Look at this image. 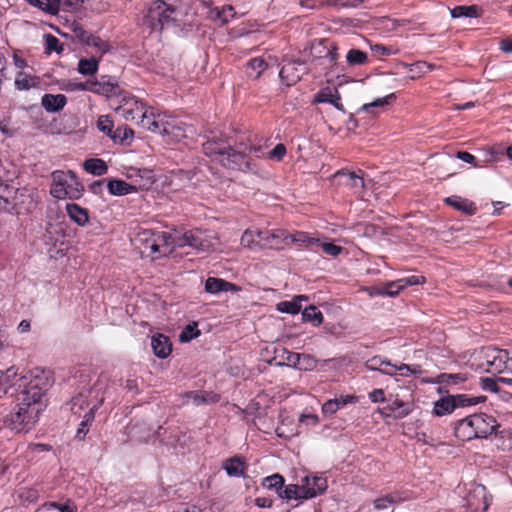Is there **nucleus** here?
I'll list each match as a JSON object with an SVG mask.
<instances>
[{"label":"nucleus","mask_w":512,"mask_h":512,"mask_svg":"<svg viewBox=\"0 0 512 512\" xmlns=\"http://www.w3.org/2000/svg\"><path fill=\"white\" fill-rule=\"evenodd\" d=\"M0 382L18 388L14 405L5 416L9 429L16 433L31 431L47 407L48 376L38 369L18 376L17 369L11 367L1 376Z\"/></svg>","instance_id":"obj_1"},{"label":"nucleus","mask_w":512,"mask_h":512,"mask_svg":"<svg viewBox=\"0 0 512 512\" xmlns=\"http://www.w3.org/2000/svg\"><path fill=\"white\" fill-rule=\"evenodd\" d=\"M497 427L494 417L479 413L467 416L459 420L454 428L455 436L462 441L475 438H485L491 435Z\"/></svg>","instance_id":"obj_2"},{"label":"nucleus","mask_w":512,"mask_h":512,"mask_svg":"<svg viewBox=\"0 0 512 512\" xmlns=\"http://www.w3.org/2000/svg\"><path fill=\"white\" fill-rule=\"evenodd\" d=\"M150 119L146 130L160 134L167 144L177 143L186 136V125L171 115L155 110Z\"/></svg>","instance_id":"obj_3"},{"label":"nucleus","mask_w":512,"mask_h":512,"mask_svg":"<svg viewBox=\"0 0 512 512\" xmlns=\"http://www.w3.org/2000/svg\"><path fill=\"white\" fill-rule=\"evenodd\" d=\"M150 119L146 130L160 134L167 144L177 143L186 136V125L171 115L155 110Z\"/></svg>","instance_id":"obj_4"},{"label":"nucleus","mask_w":512,"mask_h":512,"mask_svg":"<svg viewBox=\"0 0 512 512\" xmlns=\"http://www.w3.org/2000/svg\"><path fill=\"white\" fill-rule=\"evenodd\" d=\"M116 112L127 121H136L138 125L147 129L155 109L146 105L129 93L122 92L117 95Z\"/></svg>","instance_id":"obj_5"},{"label":"nucleus","mask_w":512,"mask_h":512,"mask_svg":"<svg viewBox=\"0 0 512 512\" xmlns=\"http://www.w3.org/2000/svg\"><path fill=\"white\" fill-rule=\"evenodd\" d=\"M50 194L52 197L63 200H76L83 195L84 187L73 171L56 170L52 173Z\"/></svg>","instance_id":"obj_6"},{"label":"nucleus","mask_w":512,"mask_h":512,"mask_svg":"<svg viewBox=\"0 0 512 512\" xmlns=\"http://www.w3.org/2000/svg\"><path fill=\"white\" fill-rule=\"evenodd\" d=\"M170 239L171 236L166 232L145 229L137 234L135 242L142 248V253L160 256L172 251Z\"/></svg>","instance_id":"obj_7"},{"label":"nucleus","mask_w":512,"mask_h":512,"mask_svg":"<svg viewBox=\"0 0 512 512\" xmlns=\"http://www.w3.org/2000/svg\"><path fill=\"white\" fill-rule=\"evenodd\" d=\"M174 9L163 0H155L148 7L143 23L153 31H161L171 20Z\"/></svg>","instance_id":"obj_8"},{"label":"nucleus","mask_w":512,"mask_h":512,"mask_svg":"<svg viewBox=\"0 0 512 512\" xmlns=\"http://www.w3.org/2000/svg\"><path fill=\"white\" fill-rule=\"evenodd\" d=\"M217 243L218 239L211 231L195 229L184 233L179 238L178 246H189L203 252H208L214 250Z\"/></svg>","instance_id":"obj_9"},{"label":"nucleus","mask_w":512,"mask_h":512,"mask_svg":"<svg viewBox=\"0 0 512 512\" xmlns=\"http://www.w3.org/2000/svg\"><path fill=\"white\" fill-rule=\"evenodd\" d=\"M221 164L228 168L241 171L254 170V166L251 164L247 153V145L243 143H240L236 147L230 146Z\"/></svg>","instance_id":"obj_10"},{"label":"nucleus","mask_w":512,"mask_h":512,"mask_svg":"<svg viewBox=\"0 0 512 512\" xmlns=\"http://www.w3.org/2000/svg\"><path fill=\"white\" fill-rule=\"evenodd\" d=\"M333 181L336 185L347 188L354 195H360L365 186L361 170L357 172L339 170L333 175Z\"/></svg>","instance_id":"obj_11"},{"label":"nucleus","mask_w":512,"mask_h":512,"mask_svg":"<svg viewBox=\"0 0 512 512\" xmlns=\"http://www.w3.org/2000/svg\"><path fill=\"white\" fill-rule=\"evenodd\" d=\"M467 506L474 512L487 511L491 497L488 495L486 487L481 484L473 483L465 497Z\"/></svg>","instance_id":"obj_12"},{"label":"nucleus","mask_w":512,"mask_h":512,"mask_svg":"<svg viewBox=\"0 0 512 512\" xmlns=\"http://www.w3.org/2000/svg\"><path fill=\"white\" fill-rule=\"evenodd\" d=\"M261 248L280 250L290 245V234L283 229L262 230L257 234Z\"/></svg>","instance_id":"obj_13"},{"label":"nucleus","mask_w":512,"mask_h":512,"mask_svg":"<svg viewBox=\"0 0 512 512\" xmlns=\"http://www.w3.org/2000/svg\"><path fill=\"white\" fill-rule=\"evenodd\" d=\"M506 354L507 350H502L494 347L486 348L484 350L486 371L492 374L506 372Z\"/></svg>","instance_id":"obj_14"},{"label":"nucleus","mask_w":512,"mask_h":512,"mask_svg":"<svg viewBox=\"0 0 512 512\" xmlns=\"http://www.w3.org/2000/svg\"><path fill=\"white\" fill-rule=\"evenodd\" d=\"M305 499L314 498L327 489V480L322 476H305L301 480Z\"/></svg>","instance_id":"obj_15"},{"label":"nucleus","mask_w":512,"mask_h":512,"mask_svg":"<svg viewBox=\"0 0 512 512\" xmlns=\"http://www.w3.org/2000/svg\"><path fill=\"white\" fill-rule=\"evenodd\" d=\"M118 90L116 80L110 76H102L99 80H90V92L108 97L113 95L117 97Z\"/></svg>","instance_id":"obj_16"},{"label":"nucleus","mask_w":512,"mask_h":512,"mask_svg":"<svg viewBox=\"0 0 512 512\" xmlns=\"http://www.w3.org/2000/svg\"><path fill=\"white\" fill-rule=\"evenodd\" d=\"M319 103L332 104L337 110L345 112L344 105L341 102L340 93L336 88L332 89L330 87H326L318 91L314 96L312 104Z\"/></svg>","instance_id":"obj_17"},{"label":"nucleus","mask_w":512,"mask_h":512,"mask_svg":"<svg viewBox=\"0 0 512 512\" xmlns=\"http://www.w3.org/2000/svg\"><path fill=\"white\" fill-rule=\"evenodd\" d=\"M230 145L226 144L222 139H208L203 143L204 153L213 160L222 163Z\"/></svg>","instance_id":"obj_18"},{"label":"nucleus","mask_w":512,"mask_h":512,"mask_svg":"<svg viewBox=\"0 0 512 512\" xmlns=\"http://www.w3.org/2000/svg\"><path fill=\"white\" fill-rule=\"evenodd\" d=\"M241 288L234 283L217 277H209L205 282V291L210 294L220 292H239Z\"/></svg>","instance_id":"obj_19"},{"label":"nucleus","mask_w":512,"mask_h":512,"mask_svg":"<svg viewBox=\"0 0 512 512\" xmlns=\"http://www.w3.org/2000/svg\"><path fill=\"white\" fill-rule=\"evenodd\" d=\"M92 393L93 392L91 390H89L87 393L81 392L72 398L71 411L73 412V414L82 416V412L85 414V412L88 411V409L91 408V406L94 403L100 402V404H101L103 402L102 398L100 400L91 402L89 400V397L91 396Z\"/></svg>","instance_id":"obj_20"},{"label":"nucleus","mask_w":512,"mask_h":512,"mask_svg":"<svg viewBox=\"0 0 512 512\" xmlns=\"http://www.w3.org/2000/svg\"><path fill=\"white\" fill-rule=\"evenodd\" d=\"M151 347L155 356L161 359L168 357L172 351L169 338L163 334H156L151 338Z\"/></svg>","instance_id":"obj_21"},{"label":"nucleus","mask_w":512,"mask_h":512,"mask_svg":"<svg viewBox=\"0 0 512 512\" xmlns=\"http://www.w3.org/2000/svg\"><path fill=\"white\" fill-rule=\"evenodd\" d=\"M356 401L357 397L353 395H344L339 398L329 399L322 405V412L325 415H333L347 404L355 403Z\"/></svg>","instance_id":"obj_22"},{"label":"nucleus","mask_w":512,"mask_h":512,"mask_svg":"<svg viewBox=\"0 0 512 512\" xmlns=\"http://www.w3.org/2000/svg\"><path fill=\"white\" fill-rule=\"evenodd\" d=\"M66 213L70 220L79 226H85L89 222V211L76 203H68Z\"/></svg>","instance_id":"obj_23"},{"label":"nucleus","mask_w":512,"mask_h":512,"mask_svg":"<svg viewBox=\"0 0 512 512\" xmlns=\"http://www.w3.org/2000/svg\"><path fill=\"white\" fill-rule=\"evenodd\" d=\"M301 75L302 72L298 70L296 62H289L283 65L279 72L281 81L287 86L297 83L301 79Z\"/></svg>","instance_id":"obj_24"},{"label":"nucleus","mask_w":512,"mask_h":512,"mask_svg":"<svg viewBox=\"0 0 512 512\" xmlns=\"http://www.w3.org/2000/svg\"><path fill=\"white\" fill-rule=\"evenodd\" d=\"M67 99L63 94H45L42 97L41 104L47 112H58L64 108Z\"/></svg>","instance_id":"obj_25"},{"label":"nucleus","mask_w":512,"mask_h":512,"mask_svg":"<svg viewBox=\"0 0 512 512\" xmlns=\"http://www.w3.org/2000/svg\"><path fill=\"white\" fill-rule=\"evenodd\" d=\"M445 203L452 206L456 210H459L467 215H473L476 212L475 204L460 196H451L445 199Z\"/></svg>","instance_id":"obj_26"},{"label":"nucleus","mask_w":512,"mask_h":512,"mask_svg":"<svg viewBox=\"0 0 512 512\" xmlns=\"http://www.w3.org/2000/svg\"><path fill=\"white\" fill-rule=\"evenodd\" d=\"M387 408L394 413L395 417L403 418L410 414L413 410V405L410 402H405L397 396L389 399Z\"/></svg>","instance_id":"obj_27"},{"label":"nucleus","mask_w":512,"mask_h":512,"mask_svg":"<svg viewBox=\"0 0 512 512\" xmlns=\"http://www.w3.org/2000/svg\"><path fill=\"white\" fill-rule=\"evenodd\" d=\"M108 191L111 195L123 196L136 191V187L130 185L124 180L110 179L107 183Z\"/></svg>","instance_id":"obj_28"},{"label":"nucleus","mask_w":512,"mask_h":512,"mask_svg":"<svg viewBox=\"0 0 512 512\" xmlns=\"http://www.w3.org/2000/svg\"><path fill=\"white\" fill-rule=\"evenodd\" d=\"M223 468L229 476L240 477L245 473V461L242 457L235 456L224 462Z\"/></svg>","instance_id":"obj_29"},{"label":"nucleus","mask_w":512,"mask_h":512,"mask_svg":"<svg viewBox=\"0 0 512 512\" xmlns=\"http://www.w3.org/2000/svg\"><path fill=\"white\" fill-rule=\"evenodd\" d=\"M235 17L236 12L231 5H225L221 8L215 7L210 11V18L219 20L222 25L229 23Z\"/></svg>","instance_id":"obj_30"},{"label":"nucleus","mask_w":512,"mask_h":512,"mask_svg":"<svg viewBox=\"0 0 512 512\" xmlns=\"http://www.w3.org/2000/svg\"><path fill=\"white\" fill-rule=\"evenodd\" d=\"M14 84L17 90L24 91L37 87L39 85V79L36 76L19 71L15 76Z\"/></svg>","instance_id":"obj_31"},{"label":"nucleus","mask_w":512,"mask_h":512,"mask_svg":"<svg viewBox=\"0 0 512 512\" xmlns=\"http://www.w3.org/2000/svg\"><path fill=\"white\" fill-rule=\"evenodd\" d=\"M100 402L94 403L91 408L88 409V411L83 414V419L79 425V428L77 429L76 437L80 440H82L86 434L89 431V426L94 420L95 417V411L99 407Z\"/></svg>","instance_id":"obj_32"},{"label":"nucleus","mask_w":512,"mask_h":512,"mask_svg":"<svg viewBox=\"0 0 512 512\" xmlns=\"http://www.w3.org/2000/svg\"><path fill=\"white\" fill-rule=\"evenodd\" d=\"M84 169L95 176H102L107 173L108 166L102 159L91 158L84 162Z\"/></svg>","instance_id":"obj_33"},{"label":"nucleus","mask_w":512,"mask_h":512,"mask_svg":"<svg viewBox=\"0 0 512 512\" xmlns=\"http://www.w3.org/2000/svg\"><path fill=\"white\" fill-rule=\"evenodd\" d=\"M453 400L454 409L458 407L474 406L486 400L485 396L471 397L465 394H457L450 396Z\"/></svg>","instance_id":"obj_34"},{"label":"nucleus","mask_w":512,"mask_h":512,"mask_svg":"<svg viewBox=\"0 0 512 512\" xmlns=\"http://www.w3.org/2000/svg\"><path fill=\"white\" fill-rule=\"evenodd\" d=\"M268 64L263 58L256 57L247 63V75L253 79H257L267 69Z\"/></svg>","instance_id":"obj_35"},{"label":"nucleus","mask_w":512,"mask_h":512,"mask_svg":"<svg viewBox=\"0 0 512 512\" xmlns=\"http://www.w3.org/2000/svg\"><path fill=\"white\" fill-rule=\"evenodd\" d=\"M453 400L450 396L443 397L436 402H434L433 407V415L435 416H444L451 414L454 411Z\"/></svg>","instance_id":"obj_36"},{"label":"nucleus","mask_w":512,"mask_h":512,"mask_svg":"<svg viewBox=\"0 0 512 512\" xmlns=\"http://www.w3.org/2000/svg\"><path fill=\"white\" fill-rule=\"evenodd\" d=\"M261 230H246L241 237V245L245 248L256 250L261 248V239L258 238L257 234Z\"/></svg>","instance_id":"obj_37"},{"label":"nucleus","mask_w":512,"mask_h":512,"mask_svg":"<svg viewBox=\"0 0 512 512\" xmlns=\"http://www.w3.org/2000/svg\"><path fill=\"white\" fill-rule=\"evenodd\" d=\"M302 484H289L284 489L279 491V496L287 500H302L305 499L303 496Z\"/></svg>","instance_id":"obj_38"},{"label":"nucleus","mask_w":512,"mask_h":512,"mask_svg":"<svg viewBox=\"0 0 512 512\" xmlns=\"http://www.w3.org/2000/svg\"><path fill=\"white\" fill-rule=\"evenodd\" d=\"M305 296L295 297L291 301H282L277 304V310L283 313L297 314L301 310V300H306Z\"/></svg>","instance_id":"obj_39"},{"label":"nucleus","mask_w":512,"mask_h":512,"mask_svg":"<svg viewBox=\"0 0 512 512\" xmlns=\"http://www.w3.org/2000/svg\"><path fill=\"white\" fill-rule=\"evenodd\" d=\"M452 18L469 17L475 18L479 16V8L476 5L456 6L450 10Z\"/></svg>","instance_id":"obj_40"},{"label":"nucleus","mask_w":512,"mask_h":512,"mask_svg":"<svg viewBox=\"0 0 512 512\" xmlns=\"http://www.w3.org/2000/svg\"><path fill=\"white\" fill-rule=\"evenodd\" d=\"M466 380V377L464 374L457 373V374H448V373H442L438 375L435 379L430 380V383L434 384H446V385H455L461 382H464Z\"/></svg>","instance_id":"obj_41"},{"label":"nucleus","mask_w":512,"mask_h":512,"mask_svg":"<svg viewBox=\"0 0 512 512\" xmlns=\"http://www.w3.org/2000/svg\"><path fill=\"white\" fill-rule=\"evenodd\" d=\"M291 242L308 247L319 244V239L311 236L307 232L297 231L290 234V243Z\"/></svg>","instance_id":"obj_42"},{"label":"nucleus","mask_w":512,"mask_h":512,"mask_svg":"<svg viewBox=\"0 0 512 512\" xmlns=\"http://www.w3.org/2000/svg\"><path fill=\"white\" fill-rule=\"evenodd\" d=\"M435 68V65L425 62L418 61L409 66V71L411 72V79L419 78L422 75L426 74L429 71H432Z\"/></svg>","instance_id":"obj_43"},{"label":"nucleus","mask_w":512,"mask_h":512,"mask_svg":"<svg viewBox=\"0 0 512 512\" xmlns=\"http://www.w3.org/2000/svg\"><path fill=\"white\" fill-rule=\"evenodd\" d=\"M397 283L398 280L387 282L381 288L375 289L371 295L395 297L402 291V288L399 287V285H396Z\"/></svg>","instance_id":"obj_44"},{"label":"nucleus","mask_w":512,"mask_h":512,"mask_svg":"<svg viewBox=\"0 0 512 512\" xmlns=\"http://www.w3.org/2000/svg\"><path fill=\"white\" fill-rule=\"evenodd\" d=\"M346 60L350 66L364 65L368 60V55L362 50L350 49L347 52Z\"/></svg>","instance_id":"obj_45"},{"label":"nucleus","mask_w":512,"mask_h":512,"mask_svg":"<svg viewBox=\"0 0 512 512\" xmlns=\"http://www.w3.org/2000/svg\"><path fill=\"white\" fill-rule=\"evenodd\" d=\"M98 70V60L94 57L88 59H80L78 63V71L83 75H93Z\"/></svg>","instance_id":"obj_46"},{"label":"nucleus","mask_w":512,"mask_h":512,"mask_svg":"<svg viewBox=\"0 0 512 512\" xmlns=\"http://www.w3.org/2000/svg\"><path fill=\"white\" fill-rule=\"evenodd\" d=\"M188 397L193 400V402L197 405L202 403H216L219 401L220 396L215 393H199V392H190Z\"/></svg>","instance_id":"obj_47"},{"label":"nucleus","mask_w":512,"mask_h":512,"mask_svg":"<svg viewBox=\"0 0 512 512\" xmlns=\"http://www.w3.org/2000/svg\"><path fill=\"white\" fill-rule=\"evenodd\" d=\"M302 319L305 322H313L314 325L318 326L323 321V315L315 306H309L302 312Z\"/></svg>","instance_id":"obj_48"},{"label":"nucleus","mask_w":512,"mask_h":512,"mask_svg":"<svg viewBox=\"0 0 512 512\" xmlns=\"http://www.w3.org/2000/svg\"><path fill=\"white\" fill-rule=\"evenodd\" d=\"M284 484V478L280 474H273L271 476H267L262 481V486L269 490H276L279 494V491L282 490Z\"/></svg>","instance_id":"obj_49"},{"label":"nucleus","mask_w":512,"mask_h":512,"mask_svg":"<svg viewBox=\"0 0 512 512\" xmlns=\"http://www.w3.org/2000/svg\"><path fill=\"white\" fill-rule=\"evenodd\" d=\"M400 498L397 494H388L374 500L373 506L376 510H384L394 505Z\"/></svg>","instance_id":"obj_50"},{"label":"nucleus","mask_w":512,"mask_h":512,"mask_svg":"<svg viewBox=\"0 0 512 512\" xmlns=\"http://www.w3.org/2000/svg\"><path fill=\"white\" fill-rule=\"evenodd\" d=\"M317 363L318 361L314 356L300 353L297 369L301 371H312L317 367Z\"/></svg>","instance_id":"obj_51"},{"label":"nucleus","mask_w":512,"mask_h":512,"mask_svg":"<svg viewBox=\"0 0 512 512\" xmlns=\"http://www.w3.org/2000/svg\"><path fill=\"white\" fill-rule=\"evenodd\" d=\"M97 128L101 132H103L104 134L108 135L111 138L115 132V131H113L114 123H113L112 119L110 118V116H108V115H102L98 118Z\"/></svg>","instance_id":"obj_52"},{"label":"nucleus","mask_w":512,"mask_h":512,"mask_svg":"<svg viewBox=\"0 0 512 512\" xmlns=\"http://www.w3.org/2000/svg\"><path fill=\"white\" fill-rule=\"evenodd\" d=\"M365 0H325V5L336 8H356Z\"/></svg>","instance_id":"obj_53"},{"label":"nucleus","mask_w":512,"mask_h":512,"mask_svg":"<svg viewBox=\"0 0 512 512\" xmlns=\"http://www.w3.org/2000/svg\"><path fill=\"white\" fill-rule=\"evenodd\" d=\"M395 99V95L392 93L383 98H378L371 103H366L362 106L361 110L365 112H372L373 108L384 107L390 103V100Z\"/></svg>","instance_id":"obj_54"},{"label":"nucleus","mask_w":512,"mask_h":512,"mask_svg":"<svg viewBox=\"0 0 512 512\" xmlns=\"http://www.w3.org/2000/svg\"><path fill=\"white\" fill-rule=\"evenodd\" d=\"M196 324H188L179 334V340L182 343L189 342L199 335Z\"/></svg>","instance_id":"obj_55"},{"label":"nucleus","mask_w":512,"mask_h":512,"mask_svg":"<svg viewBox=\"0 0 512 512\" xmlns=\"http://www.w3.org/2000/svg\"><path fill=\"white\" fill-rule=\"evenodd\" d=\"M426 282V278L421 275H412L408 277H404L401 279H398V283L396 285H399V287L402 288V290L408 286H414V285H420L424 284Z\"/></svg>","instance_id":"obj_56"},{"label":"nucleus","mask_w":512,"mask_h":512,"mask_svg":"<svg viewBox=\"0 0 512 512\" xmlns=\"http://www.w3.org/2000/svg\"><path fill=\"white\" fill-rule=\"evenodd\" d=\"M45 38V50L47 53L57 52L60 53L62 51V45L59 39L51 34H46Z\"/></svg>","instance_id":"obj_57"},{"label":"nucleus","mask_w":512,"mask_h":512,"mask_svg":"<svg viewBox=\"0 0 512 512\" xmlns=\"http://www.w3.org/2000/svg\"><path fill=\"white\" fill-rule=\"evenodd\" d=\"M422 370L420 365H407V364H399L398 367V376L401 377H409L411 375L421 374Z\"/></svg>","instance_id":"obj_58"},{"label":"nucleus","mask_w":512,"mask_h":512,"mask_svg":"<svg viewBox=\"0 0 512 512\" xmlns=\"http://www.w3.org/2000/svg\"><path fill=\"white\" fill-rule=\"evenodd\" d=\"M287 153V149L284 144H277L272 150L266 153V157L268 159L274 161H281Z\"/></svg>","instance_id":"obj_59"},{"label":"nucleus","mask_w":512,"mask_h":512,"mask_svg":"<svg viewBox=\"0 0 512 512\" xmlns=\"http://www.w3.org/2000/svg\"><path fill=\"white\" fill-rule=\"evenodd\" d=\"M80 2L82 3L84 0H52V7L56 9L58 13L59 10L68 11Z\"/></svg>","instance_id":"obj_60"},{"label":"nucleus","mask_w":512,"mask_h":512,"mask_svg":"<svg viewBox=\"0 0 512 512\" xmlns=\"http://www.w3.org/2000/svg\"><path fill=\"white\" fill-rule=\"evenodd\" d=\"M387 360L382 359L380 356H375L368 359L365 363V367L371 371H379L382 373V370L386 364Z\"/></svg>","instance_id":"obj_61"},{"label":"nucleus","mask_w":512,"mask_h":512,"mask_svg":"<svg viewBox=\"0 0 512 512\" xmlns=\"http://www.w3.org/2000/svg\"><path fill=\"white\" fill-rule=\"evenodd\" d=\"M299 356L300 353L284 349L281 358L285 361L287 366L297 369V365L299 364Z\"/></svg>","instance_id":"obj_62"},{"label":"nucleus","mask_w":512,"mask_h":512,"mask_svg":"<svg viewBox=\"0 0 512 512\" xmlns=\"http://www.w3.org/2000/svg\"><path fill=\"white\" fill-rule=\"evenodd\" d=\"M46 506L49 508L57 509L60 512H77L76 505L73 502H71L70 500H68L64 504H61L58 502H49L46 504Z\"/></svg>","instance_id":"obj_63"},{"label":"nucleus","mask_w":512,"mask_h":512,"mask_svg":"<svg viewBox=\"0 0 512 512\" xmlns=\"http://www.w3.org/2000/svg\"><path fill=\"white\" fill-rule=\"evenodd\" d=\"M89 46L95 47L101 54H104L109 50V45L106 41L99 37L92 36L87 40Z\"/></svg>","instance_id":"obj_64"}]
</instances>
